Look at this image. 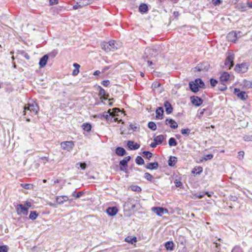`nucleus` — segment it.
<instances>
[{
  "instance_id": "f8f14e48",
  "label": "nucleus",
  "mask_w": 252,
  "mask_h": 252,
  "mask_svg": "<svg viewBox=\"0 0 252 252\" xmlns=\"http://www.w3.org/2000/svg\"><path fill=\"white\" fill-rule=\"evenodd\" d=\"M152 210L158 216H162L164 212L168 213L167 209H164L162 207H154L152 208Z\"/></svg>"
},
{
  "instance_id": "4d7b16f0",
  "label": "nucleus",
  "mask_w": 252,
  "mask_h": 252,
  "mask_svg": "<svg viewBox=\"0 0 252 252\" xmlns=\"http://www.w3.org/2000/svg\"><path fill=\"white\" fill-rule=\"evenodd\" d=\"M194 170H197V171L196 172V174H200L203 171V168L201 166L197 167V168H194Z\"/></svg>"
},
{
  "instance_id": "a878e982",
  "label": "nucleus",
  "mask_w": 252,
  "mask_h": 252,
  "mask_svg": "<svg viewBox=\"0 0 252 252\" xmlns=\"http://www.w3.org/2000/svg\"><path fill=\"white\" fill-rule=\"evenodd\" d=\"M127 167V162L124 161V160H121L120 161V170L122 171L126 172V168Z\"/></svg>"
},
{
  "instance_id": "393cba45",
  "label": "nucleus",
  "mask_w": 252,
  "mask_h": 252,
  "mask_svg": "<svg viewBox=\"0 0 252 252\" xmlns=\"http://www.w3.org/2000/svg\"><path fill=\"white\" fill-rule=\"evenodd\" d=\"M230 77L229 74L227 72H223L220 75V80L221 82H224L227 81Z\"/></svg>"
},
{
  "instance_id": "603ef678",
  "label": "nucleus",
  "mask_w": 252,
  "mask_h": 252,
  "mask_svg": "<svg viewBox=\"0 0 252 252\" xmlns=\"http://www.w3.org/2000/svg\"><path fill=\"white\" fill-rule=\"evenodd\" d=\"M160 83L158 82H157V81H156V82H154L152 85V87L155 89H156V88H158V87H160Z\"/></svg>"
},
{
  "instance_id": "4be33fe9",
  "label": "nucleus",
  "mask_w": 252,
  "mask_h": 252,
  "mask_svg": "<svg viewBox=\"0 0 252 252\" xmlns=\"http://www.w3.org/2000/svg\"><path fill=\"white\" fill-rule=\"evenodd\" d=\"M163 113V109L162 107H158L156 110V118L157 119H162V115Z\"/></svg>"
},
{
  "instance_id": "37998d69",
  "label": "nucleus",
  "mask_w": 252,
  "mask_h": 252,
  "mask_svg": "<svg viewBox=\"0 0 252 252\" xmlns=\"http://www.w3.org/2000/svg\"><path fill=\"white\" fill-rule=\"evenodd\" d=\"M214 156L213 154H208L207 155H206L204 158H202V159H201L200 160L201 161H202L203 160H209V159H211L212 158H213Z\"/></svg>"
},
{
  "instance_id": "774afa93",
  "label": "nucleus",
  "mask_w": 252,
  "mask_h": 252,
  "mask_svg": "<svg viewBox=\"0 0 252 252\" xmlns=\"http://www.w3.org/2000/svg\"><path fill=\"white\" fill-rule=\"evenodd\" d=\"M130 159H131V157L128 156L125 157L123 160L126 161V162H128Z\"/></svg>"
},
{
  "instance_id": "a19ab883",
  "label": "nucleus",
  "mask_w": 252,
  "mask_h": 252,
  "mask_svg": "<svg viewBox=\"0 0 252 252\" xmlns=\"http://www.w3.org/2000/svg\"><path fill=\"white\" fill-rule=\"evenodd\" d=\"M190 131L191 130L190 129H189V128H187L185 129H182L181 130V132L183 135L187 136L189 135V134L190 132Z\"/></svg>"
},
{
  "instance_id": "49530a36",
  "label": "nucleus",
  "mask_w": 252,
  "mask_h": 252,
  "mask_svg": "<svg viewBox=\"0 0 252 252\" xmlns=\"http://www.w3.org/2000/svg\"><path fill=\"white\" fill-rule=\"evenodd\" d=\"M131 189L133 191H135L136 192H140L141 191V188L138 186H132L131 187Z\"/></svg>"
},
{
  "instance_id": "0e129e2a",
  "label": "nucleus",
  "mask_w": 252,
  "mask_h": 252,
  "mask_svg": "<svg viewBox=\"0 0 252 252\" xmlns=\"http://www.w3.org/2000/svg\"><path fill=\"white\" fill-rule=\"evenodd\" d=\"M40 160L42 161L44 163H45L46 161H47L48 160V158L46 157H41L40 158Z\"/></svg>"
},
{
  "instance_id": "a18cd8bd",
  "label": "nucleus",
  "mask_w": 252,
  "mask_h": 252,
  "mask_svg": "<svg viewBox=\"0 0 252 252\" xmlns=\"http://www.w3.org/2000/svg\"><path fill=\"white\" fill-rule=\"evenodd\" d=\"M8 247L7 245L0 246V252H8Z\"/></svg>"
},
{
  "instance_id": "6ab92c4d",
  "label": "nucleus",
  "mask_w": 252,
  "mask_h": 252,
  "mask_svg": "<svg viewBox=\"0 0 252 252\" xmlns=\"http://www.w3.org/2000/svg\"><path fill=\"white\" fill-rule=\"evenodd\" d=\"M158 163L157 161L154 162H149L145 166V168L146 169L150 170H156L158 169Z\"/></svg>"
},
{
  "instance_id": "bf43d9fd",
  "label": "nucleus",
  "mask_w": 252,
  "mask_h": 252,
  "mask_svg": "<svg viewBox=\"0 0 252 252\" xmlns=\"http://www.w3.org/2000/svg\"><path fill=\"white\" fill-rule=\"evenodd\" d=\"M59 2V0H49V4L50 5H53L54 4H58Z\"/></svg>"
},
{
  "instance_id": "72a5a7b5",
  "label": "nucleus",
  "mask_w": 252,
  "mask_h": 252,
  "mask_svg": "<svg viewBox=\"0 0 252 252\" xmlns=\"http://www.w3.org/2000/svg\"><path fill=\"white\" fill-rule=\"evenodd\" d=\"M243 87L246 89L252 88V81L244 80L243 83Z\"/></svg>"
},
{
  "instance_id": "69168bd1",
  "label": "nucleus",
  "mask_w": 252,
  "mask_h": 252,
  "mask_svg": "<svg viewBox=\"0 0 252 252\" xmlns=\"http://www.w3.org/2000/svg\"><path fill=\"white\" fill-rule=\"evenodd\" d=\"M79 72V69H75L74 70H73V71L72 72V75L74 76H76L78 74Z\"/></svg>"
},
{
  "instance_id": "864d4df0",
  "label": "nucleus",
  "mask_w": 252,
  "mask_h": 252,
  "mask_svg": "<svg viewBox=\"0 0 252 252\" xmlns=\"http://www.w3.org/2000/svg\"><path fill=\"white\" fill-rule=\"evenodd\" d=\"M245 153L243 151L238 152V158L239 159H242L244 158Z\"/></svg>"
},
{
  "instance_id": "338daca9",
  "label": "nucleus",
  "mask_w": 252,
  "mask_h": 252,
  "mask_svg": "<svg viewBox=\"0 0 252 252\" xmlns=\"http://www.w3.org/2000/svg\"><path fill=\"white\" fill-rule=\"evenodd\" d=\"M158 145V144L154 141V142L150 144V147L153 148H155L157 147Z\"/></svg>"
},
{
  "instance_id": "b1692460",
  "label": "nucleus",
  "mask_w": 252,
  "mask_h": 252,
  "mask_svg": "<svg viewBox=\"0 0 252 252\" xmlns=\"http://www.w3.org/2000/svg\"><path fill=\"white\" fill-rule=\"evenodd\" d=\"M110 111L111 110L109 109L107 112L103 113L100 115V118L106 119V120H109L111 118V117H113V113Z\"/></svg>"
},
{
  "instance_id": "f704fd0d",
  "label": "nucleus",
  "mask_w": 252,
  "mask_h": 252,
  "mask_svg": "<svg viewBox=\"0 0 252 252\" xmlns=\"http://www.w3.org/2000/svg\"><path fill=\"white\" fill-rule=\"evenodd\" d=\"M139 10L142 12H146L148 11V6L145 3H142L139 5Z\"/></svg>"
},
{
  "instance_id": "680f3d73",
  "label": "nucleus",
  "mask_w": 252,
  "mask_h": 252,
  "mask_svg": "<svg viewBox=\"0 0 252 252\" xmlns=\"http://www.w3.org/2000/svg\"><path fill=\"white\" fill-rule=\"evenodd\" d=\"M80 167L82 170H85L86 168V164L85 163H80Z\"/></svg>"
},
{
  "instance_id": "f03ea898",
  "label": "nucleus",
  "mask_w": 252,
  "mask_h": 252,
  "mask_svg": "<svg viewBox=\"0 0 252 252\" xmlns=\"http://www.w3.org/2000/svg\"><path fill=\"white\" fill-rule=\"evenodd\" d=\"M189 85L190 90L195 93L199 91V88H204L205 87L204 83L200 78H197L193 81L189 82Z\"/></svg>"
},
{
  "instance_id": "5fc2aeb1",
  "label": "nucleus",
  "mask_w": 252,
  "mask_h": 252,
  "mask_svg": "<svg viewBox=\"0 0 252 252\" xmlns=\"http://www.w3.org/2000/svg\"><path fill=\"white\" fill-rule=\"evenodd\" d=\"M58 54V51L56 50H53L51 53H49L48 56H50L52 58H54Z\"/></svg>"
},
{
  "instance_id": "cd10ccee",
  "label": "nucleus",
  "mask_w": 252,
  "mask_h": 252,
  "mask_svg": "<svg viewBox=\"0 0 252 252\" xmlns=\"http://www.w3.org/2000/svg\"><path fill=\"white\" fill-rule=\"evenodd\" d=\"M21 209V213L24 215H27L29 212L28 208H26L23 204H20L18 205Z\"/></svg>"
},
{
  "instance_id": "09e8293b",
  "label": "nucleus",
  "mask_w": 252,
  "mask_h": 252,
  "mask_svg": "<svg viewBox=\"0 0 252 252\" xmlns=\"http://www.w3.org/2000/svg\"><path fill=\"white\" fill-rule=\"evenodd\" d=\"M222 1L221 0H212V3L215 6H218L221 4Z\"/></svg>"
},
{
  "instance_id": "ddd939ff",
  "label": "nucleus",
  "mask_w": 252,
  "mask_h": 252,
  "mask_svg": "<svg viewBox=\"0 0 252 252\" xmlns=\"http://www.w3.org/2000/svg\"><path fill=\"white\" fill-rule=\"evenodd\" d=\"M94 1V0H88V2L85 3L84 2V1H82V0H79L78 2H77V4L73 5V9L76 10L79 8H82L83 6H85L86 5L92 3Z\"/></svg>"
},
{
  "instance_id": "7c9ffc66",
  "label": "nucleus",
  "mask_w": 252,
  "mask_h": 252,
  "mask_svg": "<svg viewBox=\"0 0 252 252\" xmlns=\"http://www.w3.org/2000/svg\"><path fill=\"white\" fill-rule=\"evenodd\" d=\"M177 158L175 157H170L168 161V164L169 166L173 167L175 165V163L177 162Z\"/></svg>"
},
{
  "instance_id": "dca6fc26",
  "label": "nucleus",
  "mask_w": 252,
  "mask_h": 252,
  "mask_svg": "<svg viewBox=\"0 0 252 252\" xmlns=\"http://www.w3.org/2000/svg\"><path fill=\"white\" fill-rule=\"evenodd\" d=\"M165 124L169 125L170 127L173 129H176L178 127L177 123L172 119H166L165 120Z\"/></svg>"
},
{
  "instance_id": "ea45409f",
  "label": "nucleus",
  "mask_w": 252,
  "mask_h": 252,
  "mask_svg": "<svg viewBox=\"0 0 252 252\" xmlns=\"http://www.w3.org/2000/svg\"><path fill=\"white\" fill-rule=\"evenodd\" d=\"M218 89L221 91H225L227 89V87L226 84L221 82V83H220L218 86Z\"/></svg>"
},
{
  "instance_id": "7ed1b4c3",
  "label": "nucleus",
  "mask_w": 252,
  "mask_h": 252,
  "mask_svg": "<svg viewBox=\"0 0 252 252\" xmlns=\"http://www.w3.org/2000/svg\"><path fill=\"white\" fill-rule=\"evenodd\" d=\"M117 45L118 44L114 40H111L109 42H103L101 44L102 49L106 52L115 51L118 49Z\"/></svg>"
},
{
  "instance_id": "8fccbe9b",
  "label": "nucleus",
  "mask_w": 252,
  "mask_h": 252,
  "mask_svg": "<svg viewBox=\"0 0 252 252\" xmlns=\"http://www.w3.org/2000/svg\"><path fill=\"white\" fill-rule=\"evenodd\" d=\"M210 83L212 87H214L218 83V81L214 78H211L210 80Z\"/></svg>"
},
{
  "instance_id": "20e7f679",
  "label": "nucleus",
  "mask_w": 252,
  "mask_h": 252,
  "mask_svg": "<svg viewBox=\"0 0 252 252\" xmlns=\"http://www.w3.org/2000/svg\"><path fill=\"white\" fill-rule=\"evenodd\" d=\"M23 111L24 115H25L27 111H29L31 115H36L39 110V107L37 104H28L26 105Z\"/></svg>"
},
{
  "instance_id": "3c124183",
  "label": "nucleus",
  "mask_w": 252,
  "mask_h": 252,
  "mask_svg": "<svg viewBox=\"0 0 252 252\" xmlns=\"http://www.w3.org/2000/svg\"><path fill=\"white\" fill-rule=\"evenodd\" d=\"M243 139L246 141H252V135H246L243 136Z\"/></svg>"
},
{
  "instance_id": "2f4dec72",
  "label": "nucleus",
  "mask_w": 252,
  "mask_h": 252,
  "mask_svg": "<svg viewBox=\"0 0 252 252\" xmlns=\"http://www.w3.org/2000/svg\"><path fill=\"white\" fill-rule=\"evenodd\" d=\"M83 129L87 132H90L91 130L92 125L90 123H84L82 125Z\"/></svg>"
},
{
  "instance_id": "0eeeda50",
  "label": "nucleus",
  "mask_w": 252,
  "mask_h": 252,
  "mask_svg": "<svg viewBox=\"0 0 252 252\" xmlns=\"http://www.w3.org/2000/svg\"><path fill=\"white\" fill-rule=\"evenodd\" d=\"M248 67L246 63H242L241 64H237L235 66L234 70L238 73H245L247 71Z\"/></svg>"
},
{
  "instance_id": "2eb2a0df",
  "label": "nucleus",
  "mask_w": 252,
  "mask_h": 252,
  "mask_svg": "<svg viewBox=\"0 0 252 252\" xmlns=\"http://www.w3.org/2000/svg\"><path fill=\"white\" fill-rule=\"evenodd\" d=\"M127 146L130 150H136L139 148L140 145L134 143L133 141L128 140L127 142Z\"/></svg>"
},
{
  "instance_id": "e2e57ef3",
  "label": "nucleus",
  "mask_w": 252,
  "mask_h": 252,
  "mask_svg": "<svg viewBox=\"0 0 252 252\" xmlns=\"http://www.w3.org/2000/svg\"><path fill=\"white\" fill-rule=\"evenodd\" d=\"M84 194V192L83 191H79L75 195V197L76 198H79L81 195H82Z\"/></svg>"
},
{
  "instance_id": "a211bd4d",
  "label": "nucleus",
  "mask_w": 252,
  "mask_h": 252,
  "mask_svg": "<svg viewBox=\"0 0 252 252\" xmlns=\"http://www.w3.org/2000/svg\"><path fill=\"white\" fill-rule=\"evenodd\" d=\"M48 58V55H45L40 59L39 62V65L40 67L42 68L45 66L47 63Z\"/></svg>"
},
{
  "instance_id": "39448f33",
  "label": "nucleus",
  "mask_w": 252,
  "mask_h": 252,
  "mask_svg": "<svg viewBox=\"0 0 252 252\" xmlns=\"http://www.w3.org/2000/svg\"><path fill=\"white\" fill-rule=\"evenodd\" d=\"M234 55L231 53H228L225 59L224 64L226 67H228L229 69H230L234 65Z\"/></svg>"
},
{
  "instance_id": "423d86ee",
  "label": "nucleus",
  "mask_w": 252,
  "mask_h": 252,
  "mask_svg": "<svg viewBox=\"0 0 252 252\" xmlns=\"http://www.w3.org/2000/svg\"><path fill=\"white\" fill-rule=\"evenodd\" d=\"M210 68V64L208 62H203L201 63L197 64L194 68L198 71H207Z\"/></svg>"
},
{
  "instance_id": "4c0bfd02",
  "label": "nucleus",
  "mask_w": 252,
  "mask_h": 252,
  "mask_svg": "<svg viewBox=\"0 0 252 252\" xmlns=\"http://www.w3.org/2000/svg\"><path fill=\"white\" fill-rule=\"evenodd\" d=\"M38 214L36 211H31L29 216V219L32 220H35L38 216Z\"/></svg>"
},
{
  "instance_id": "052dcab7",
  "label": "nucleus",
  "mask_w": 252,
  "mask_h": 252,
  "mask_svg": "<svg viewBox=\"0 0 252 252\" xmlns=\"http://www.w3.org/2000/svg\"><path fill=\"white\" fill-rule=\"evenodd\" d=\"M22 186L25 189H30L31 186H32V185L28 184H22Z\"/></svg>"
},
{
  "instance_id": "f3484780",
  "label": "nucleus",
  "mask_w": 252,
  "mask_h": 252,
  "mask_svg": "<svg viewBox=\"0 0 252 252\" xmlns=\"http://www.w3.org/2000/svg\"><path fill=\"white\" fill-rule=\"evenodd\" d=\"M68 200V197L66 195L57 196L56 197V201L57 204L61 205L66 202Z\"/></svg>"
},
{
  "instance_id": "79ce46f5",
  "label": "nucleus",
  "mask_w": 252,
  "mask_h": 252,
  "mask_svg": "<svg viewBox=\"0 0 252 252\" xmlns=\"http://www.w3.org/2000/svg\"><path fill=\"white\" fill-rule=\"evenodd\" d=\"M143 156H145L146 158L150 159L152 157V153L149 151H144L142 153Z\"/></svg>"
},
{
  "instance_id": "6e6d98bb",
  "label": "nucleus",
  "mask_w": 252,
  "mask_h": 252,
  "mask_svg": "<svg viewBox=\"0 0 252 252\" xmlns=\"http://www.w3.org/2000/svg\"><path fill=\"white\" fill-rule=\"evenodd\" d=\"M174 184L176 187H181L183 185L182 183L180 181L178 180H176L174 181Z\"/></svg>"
},
{
  "instance_id": "4468645a",
  "label": "nucleus",
  "mask_w": 252,
  "mask_h": 252,
  "mask_svg": "<svg viewBox=\"0 0 252 252\" xmlns=\"http://www.w3.org/2000/svg\"><path fill=\"white\" fill-rule=\"evenodd\" d=\"M134 201L133 199H128L127 201L125 202L124 207L127 208L128 210H134L135 208Z\"/></svg>"
},
{
  "instance_id": "473e14b6",
  "label": "nucleus",
  "mask_w": 252,
  "mask_h": 252,
  "mask_svg": "<svg viewBox=\"0 0 252 252\" xmlns=\"http://www.w3.org/2000/svg\"><path fill=\"white\" fill-rule=\"evenodd\" d=\"M126 242L133 244L137 242V238L136 237H131L128 236L125 239Z\"/></svg>"
},
{
  "instance_id": "13d9d810",
  "label": "nucleus",
  "mask_w": 252,
  "mask_h": 252,
  "mask_svg": "<svg viewBox=\"0 0 252 252\" xmlns=\"http://www.w3.org/2000/svg\"><path fill=\"white\" fill-rule=\"evenodd\" d=\"M110 84V81L108 80H103L101 82V84L104 87H107Z\"/></svg>"
},
{
  "instance_id": "aec40b11",
  "label": "nucleus",
  "mask_w": 252,
  "mask_h": 252,
  "mask_svg": "<svg viewBox=\"0 0 252 252\" xmlns=\"http://www.w3.org/2000/svg\"><path fill=\"white\" fill-rule=\"evenodd\" d=\"M118 211L116 207H108L106 209V213L110 216H114L117 214Z\"/></svg>"
},
{
  "instance_id": "f257e3e1",
  "label": "nucleus",
  "mask_w": 252,
  "mask_h": 252,
  "mask_svg": "<svg viewBox=\"0 0 252 252\" xmlns=\"http://www.w3.org/2000/svg\"><path fill=\"white\" fill-rule=\"evenodd\" d=\"M162 50L161 45H157L152 47L146 48L145 50V56L146 59H149L150 57H155ZM145 58V56H144Z\"/></svg>"
},
{
  "instance_id": "c85d7f7f",
  "label": "nucleus",
  "mask_w": 252,
  "mask_h": 252,
  "mask_svg": "<svg viewBox=\"0 0 252 252\" xmlns=\"http://www.w3.org/2000/svg\"><path fill=\"white\" fill-rule=\"evenodd\" d=\"M165 247L167 250L173 251L174 249V244L172 241H168L165 243Z\"/></svg>"
},
{
  "instance_id": "5701e85b",
  "label": "nucleus",
  "mask_w": 252,
  "mask_h": 252,
  "mask_svg": "<svg viewBox=\"0 0 252 252\" xmlns=\"http://www.w3.org/2000/svg\"><path fill=\"white\" fill-rule=\"evenodd\" d=\"M116 154L118 156H123L126 154V152L124 148L118 147L115 150Z\"/></svg>"
},
{
  "instance_id": "6e6552de",
  "label": "nucleus",
  "mask_w": 252,
  "mask_h": 252,
  "mask_svg": "<svg viewBox=\"0 0 252 252\" xmlns=\"http://www.w3.org/2000/svg\"><path fill=\"white\" fill-rule=\"evenodd\" d=\"M234 94L243 100H246L248 97L245 92L241 91L238 88L234 89Z\"/></svg>"
},
{
  "instance_id": "9b49d317",
  "label": "nucleus",
  "mask_w": 252,
  "mask_h": 252,
  "mask_svg": "<svg viewBox=\"0 0 252 252\" xmlns=\"http://www.w3.org/2000/svg\"><path fill=\"white\" fill-rule=\"evenodd\" d=\"M61 146L63 149L69 151L72 149L74 144L72 141H65L62 142Z\"/></svg>"
},
{
  "instance_id": "c756f323",
  "label": "nucleus",
  "mask_w": 252,
  "mask_h": 252,
  "mask_svg": "<svg viewBox=\"0 0 252 252\" xmlns=\"http://www.w3.org/2000/svg\"><path fill=\"white\" fill-rule=\"evenodd\" d=\"M99 95L101 96L105 100L107 99L108 95L106 94L105 91L100 86H99Z\"/></svg>"
},
{
  "instance_id": "412c9836",
  "label": "nucleus",
  "mask_w": 252,
  "mask_h": 252,
  "mask_svg": "<svg viewBox=\"0 0 252 252\" xmlns=\"http://www.w3.org/2000/svg\"><path fill=\"white\" fill-rule=\"evenodd\" d=\"M164 106L165 108L166 113L167 114H170L172 112L173 107L169 101H165L164 103Z\"/></svg>"
},
{
  "instance_id": "bb28decb",
  "label": "nucleus",
  "mask_w": 252,
  "mask_h": 252,
  "mask_svg": "<svg viewBox=\"0 0 252 252\" xmlns=\"http://www.w3.org/2000/svg\"><path fill=\"white\" fill-rule=\"evenodd\" d=\"M164 138V136L163 135H159L154 138V141L158 145H159L162 143Z\"/></svg>"
},
{
  "instance_id": "58836bf2",
  "label": "nucleus",
  "mask_w": 252,
  "mask_h": 252,
  "mask_svg": "<svg viewBox=\"0 0 252 252\" xmlns=\"http://www.w3.org/2000/svg\"><path fill=\"white\" fill-rule=\"evenodd\" d=\"M148 127L153 131H155L157 129L156 124L153 122H150L148 124Z\"/></svg>"
},
{
  "instance_id": "1a4fd4ad",
  "label": "nucleus",
  "mask_w": 252,
  "mask_h": 252,
  "mask_svg": "<svg viewBox=\"0 0 252 252\" xmlns=\"http://www.w3.org/2000/svg\"><path fill=\"white\" fill-rule=\"evenodd\" d=\"M242 33L241 32H239L238 33L236 32L232 31L228 33L226 38L228 41L235 42L239 37L238 34Z\"/></svg>"
},
{
  "instance_id": "c03bdc74",
  "label": "nucleus",
  "mask_w": 252,
  "mask_h": 252,
  "mask_svg": "<svg viewBox=\"0 0 252 252\" xmlns=\"http://www.w3.org/2000/svg\"><path fill=\"white\" fill-rule=\"evenodd\" d=\"M129 126L130 127L131 129L135 131H138L139 129V126L138 125H133L132 124H131L129 125Z\"/></svg>"
},
{
  "instance_id": "9d476101",
  "label": "nucleus",
  "mask_w": 252,
  "mask_h": 252,
  "mask_svg": "<svg viewBox=\"0 0 252 252\" xmlns=\"http://www.w3.org/2000/svg\"><path fill=\"white\" fill-rule=\"evenodd\" d=\"M190 99L192 104L197 107L199 106L203 103V100L197 96H190Z\"/></svg>"
},
{
  "instance_id": "de8ad7c7",
  "label": "nucleus",
  "mask_w": 252,
  "mask_h": 252,
  "mask_svg": "<svg viewBox=\"0 0 252 252\" xmlns=\"http://www.w3.org/2000/svg\"><path fill=\"white\" fill-rule=\"evenodd\" d=\"M144 177L145 179H146L147 180L151 181L153 179V176L150 174L149 173L146 172L144 174Z\"/></svg>"
},
{
  "instance_id": "c9c22d12",
  "label": "nucleus",
  "mask_w": 252,
  "mask_h": 252,
  "mask_svg": "<svg viewBox=\"0 0 252 252\" xmlns=\"http://www.w3.org/2000/svg\"><path fill=\"white\" fill-rule=\"evenodd\" d=\"M135 162H136L137 164L139 165H143V164H144V159L140 156H138L136 157V158L135 159Z\"/></svg>"
},
{
  "instance_id": "e433bc0d",
  "label": "nucleus",
  "mask_w": 252,
  "mask_h": 252,
  "mask_svg": "<svg viewBox=\"0 0 252 252\" xmlns=\"http://www.w3.org/2000/svg\"><path fill=\"white\" fill-rule=\"evenodd\" d=\"M168 144L170 147L176 146L177 145V142L174 138L171 137L169 139Z\"/></svg>"
}]
</instances>
